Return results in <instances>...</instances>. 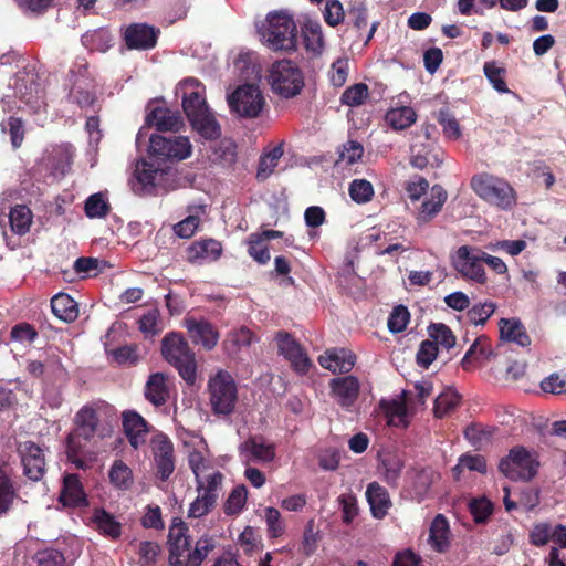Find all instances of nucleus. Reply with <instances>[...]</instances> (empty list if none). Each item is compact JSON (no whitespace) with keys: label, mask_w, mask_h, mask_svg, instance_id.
I'll use <instances>...</instances> for the list:
<instances>
[{"label":"nucleus","mask_w":566,"mask_h":566,"mask_svg":"<svg viewBox=\"0 0 566 566\" xmlns=\"http://www.w3.org/2000/svg\"><path fill=\"white\" fill-rule=\"evenodd\" d=\"M178 91L182 93L184 112L192 128L205 139H217L221 128L206 103L203 85L196 78H187Z\"/></svg>","instance_id":"obj_1"},{"label":"nucleus","mask_w":566,"mask_h":566,"mask_svg":"<svg viewBox=\"0 0 566 566\" xmlns=\"http://www.w3.org/2000/svg\"><path fill=\"white\" fill-rule=\"evenodd\" d=\"M168 544L170 566H200L214 549L216 539L203 535L196 542L195 548L191 549V541L186 523L175 518L169 527Z\"/></svg>","instance_id":"obj_2"},{"label":"nucleus","mask_w":566,"mask_h":566,"mask_svg":"<svg viewBox=\"0 0 566 566\" xmlns=\"http://www.w3.org/2000/svg\"><path fill=\"white\" fill-rule=\"evenodd\" d=\"M259 33L262 42L272 51L294 52L297 49V27L286 12H270Z\"/></svg>","instance_id":"obj_3"},{"label":"nucleus","mask_w":566,"mask_h":566,"mask_svg":"<svg viewBox=\"0 0 566 566\" xmlns=\"http://www.w3.org/2000/svg\"><path fill=\"white\" fill-rule=\"evenodd\" d=\"M266 80L273 93L283 98L298 95L304 86L302 70L289 59L273 62L268 69Z\"/></svg>","instance_id":"obj_4"},{"label":"nucleus","mask_w":566,"mask_h":566,"mask_svg":"<svg viewBox=\"0 0 566 566\" xmlns=\"http://www.w3.org/2000/svg\"><path fill=\"white\" fill-rule=\"evenodd\" d=\"M161 354L185 381L195 384L197 377L195 354L180 335L171 333L165 336L161 342Z\"/></svg>","instance_id":"obj_5"},{"label":"nucleus","mask_w":566,"mask_h":566,"mask_svg":"<svg viewBox=\"0 0 566 566\" xmlns=\"http://www.w3.org/2000/svg\"><path fill=\"white\" fill-rule=\"evenodd\" d=\"M209 403L218 416H229L238 401V387L233 377L226 370H218L208 380Z\"/></svg>","instance_id":"obj_6"},{"label":"nucleus","mask_w":566,"mask_h":566,"mask_svg":"<svg viewBox=\"0 0 566 566\" xmlns=\"http://www.w3.org/2000/svg\"><path fill=\"white\" fill-rule=\"evenodd\" d=\"M471 186L481 199L500 209H510L515 203L513 188L502 178L481 174L472 178Z\"/></svg>","instance_id":"obj_7"},{"label":"nucleus","mask_w":566,"mask_h":566,"mask_svg":"<svg viewBox=\"0 0 566 566\" xmlns=\"http://www.w3.org/2000/svg\"><path fill=\"white\" fill-rule=\"evenodd\" d=\"M230 112L241 118H256L266 105L265 96L258 84L239 85L227 95Z\"/></svg>","instance_id":"obj_8"},{"label":"nucleus","mask_w":566,"mask_h":566,"mask_svg":"<svg viewBox=\"0 0 566 566\" xmlns=\"http://www.w3.org/2000/svg\"><path fill=\"white\" fill-rule=\"evenodd\" d=\"M484 252L473 245H461L452 255V265L465 280L478 284H485L486 272L483 266Z\"/></svg>","instance_id":"obj_9"},{"label":"nucleus","mask_w":566,"mask_h":566,"mask_svg":"<svg viewBox=\"0 0 566 566\" xmlns=\"http://www.w3.org/2000/svg\"><path fill=\"white\" fill-rule=\"evenodd\" d=\"M539 467L535 454L522 447L513 448L509 455L501 460L500 471L513 481H528L533 479Z\"/></svg>","instance_id":"obj_10"},{"label":"nucleus","mask_w":566,"mask_h":566,"mask_svg":"<svg viewBox=\"0 0 566 566\" xmlns=\"http://www.w3.org/2000/svg\"><path fill=\"white\" fill-rule=\"evenodd\" d=\"M149 154L157 159L180 161L191 156L192 145L186 136L153 135L149 138Z\"/></svg>","instance_id":"obj_11"},{"label":"nucleus","mask_w":566,"mask_h":566,"mask_svg":"<svg viewBox=\"0 0 566 566\" xmlns=\"http://www.w3.org/2000/svg\"><path fill=\"white\" fill-rule=\"evenodd\" d=\"M242 463L266 465L275 460L276 448L263 436L254 434L247 438L238 447Z\"/></svg>","instance_id":"obj_12"},{"label":"nucleus","mask_w":566,"mask_h":566,"mask_svg":"<svg viewBox=\"0 0 566 566\" xmlns=\"http://www.w3.org/2000/svg\"><path fill=\"white\" fill-rule=\"evenodd\" d=\"M97 422L96 411L92 407L85 406L76 413V428L67 438L70 459L72 458V454L78 452L81 448V439L90 440L95 434Z\"/></svg>","instance_id":"obj_13"},{"label":"nucleus","mask_w":566,"mask_h":566,"mask_svg":"<svg viewBox=\"0 0 566 566\" xmlns=\"http://www.w3.org/2000/svg\"><path fill=\"white\" fill-rule=\"evenodd\" d=\"M18 451L24 475L32 481L41 480L45 472L44 451L32 441L20 443Z\"/></svg>","instance_id":"obj_14"},{"label":"nucleus","mask_w":566,"mask_h":566,"mask_svg":"<svg viewBox=\"0 0 566 566\" xmlns=\"http://www.w3.org/2000/svg\"><path fill=\"white\" fill-rule=\"evenodd\" d=\"M279 353L287 359L295 371L305 374L311 360L301 345L287 333L279 332L276 334Z\"/></svg>","instance_id":"obj_15"},{"label":"nucleus","mask_w":566,"mask_h":566,"mask_svg":"<svg viewBox=\"0 0 566 566\" xmlns=\"http://www.w3.org/2000/svg\"><path fill=\"white\" fill-rule=\"evenodd\" d=\"M151 450L161 480H167L175 470L174 446L165 434H156L151 439Z\"/></svg>","instance_id":"obj_16"},{"label":"nucleus","mask_w":566,"mask_h":566,"mask_svg":"<svg viewBox=\"0 0 566 566\" xmlns=\"http://www.w3.org/2000/svg\"><path fill=\"white\" fill-rule=\"evenodd\" d=\"M163 175L164 169L155 167L153 163L137 161L130 180L133 191L136 193L150 192L158 185Z\"/></svg>","instance_id":"obj_17"},{"label":"nucleus","mask_w":566,"mask_h":566,"mask_svg":"<svg viewBox=\"0 0 566 566\" xmlns=\"http://www.w3.org/2000/svg\"><path fill=\"white\" fill-rule=\"evenodd\" d=\"M319 365L336 374L348 373L356 364L355 354L347 348H331L318 357Z\"/></svg>","instance_id":"obj_18"},{"label":"nucleus","mask_w":566,"mask_h":566,"mask_svg":"<svg viewBox=\"0 0 566 566\" xmlns=\"http://www.w3.org/2000/svg\"><path fill=\"white\" fill-rule=\"evenodd\" d=\"M189 465L196 476L197 484L201 486L206 483L221 485L223 475L211 467L210 461L199 450L190 452Z\"/></svg>","instance_id":"obj_19"},{"label":"nucleus","mask_w":566,"mask_h":566,"mask_svg":"<svg viewBox=\"0 0 566 566\" xmlns=\"http://www.w3.org/2000/svg\"><path fill=\"white\" fill-rule=\"evenodd\" d=\"M360 385L355 376L334 378L331 381V390L336 401L345 408H349L356 401Z\"/></svg>","instance_id":"obj_20"},{"label":"nucleus","mask_w":566,"mask_h":566,"mask_svg":"<svg viewBox=\"0 0 566 566\" xmlns=\"http://www.w3.org/2000/svg\"><path fill=\"white\" fill-rule=\"evenodd\" d=\"M220 486L208 483L202 486L197 484L198 496L189 506L188 517L199 518L207 515L217 502Z\"/></svg>","instance_id":"obj_21"},{"label":"nucleus","mask_w":566,"mask_h":566,"mask_svg":"<svg viewBox=\"0 0 566 566\" xmlns=\"http://www.w3.org/2000/svg\"><path fill=\"white\" fill-rule=\"evenodd\" d=\"M19 488L10 470L0 465V518L9 514L14 504L20 501Z\"/></svg>","instance_id":"obj_22"},{"label":"nucleus","mask_w":566,"mask_h":566,"mask_svg":"<svg viewBox=\"0 0 566 566\" xmlns=\"http://www.w3.org/2000/svg\"><path fill=\"white\" fill-rule=\"evenodd\" d=\"M125 41L129 49L147 50L155 46L157 31L147 24H132L125 31Z\"/></svg>","instance_id":"obj_23"},{"label":"nucleus","mask_w":566,"mask_h":566,"mask_svg":"<svg viewBox=\"0 0 566 566\" xmlns=\"http://www.w3.org/2000/svg\"><path fill=\"white\" fill-rule=\"evenodd\" d=\"M182 123L178 112L163 106L153 108L146 116V124L161 132L178 130Z\"/></svg>","instance_id":"obj_24"},{"label":"nucleus","mask_w":566,"mask_h":566,"mask_svg":"<svg viewBox=\"0 0 566 566\" xmlns=\"http://www.w3.org/2000/svg\"><path fill=\"white\" fill-rule=\"evenodd\" d=\"M123 426L133 448L137 449L145 444L148 429L146 421L140 415L134 411L124 412Z\"/></svg>","instance_id":"obj_25"},{"label":"nucleus","mask_w":566,"mask_h":566,"mask_svg":"<svg viewBox=\"0 0 566 566\" xmlns=\"http://www.w3.org/2000/svg\"><path fill=\"white\" fill-rule=\"evenodd\" d=\"M60 501L64 506H86L87 497L76 474H66L63 479V488Z\"/></svg>","instance_id":"obj_26"},{"label":"nucleus","mask_w":566,"mask_h":566,"mask_svg":"<svg viewBox=\"0 0 566 566\" xmlns=\"http://www.w3.org/2000/svg\"><path fill=\"white\" fill-rule=\"evenodd\" d=\"M301 33L306 52L311 57H319L325 48L322 25L318 22L307 21L303 24Z\"/></svg>","instance_id":"obj_27"},{"label":"nucleus","mask_w":566,"mask_h":566,"mask_svg":"<svg viewBox=\"0 0 566 566\" xmlns=\"http://www.w3.org/2000/svg\"><path fill=\"white\" fill-rule=\"evenodd\" d=\"M410 398L382 401L381 407L388 419V424L406 428L410 419Z\"/></svg>","instance_id":"obj_28"},{"label":"nucleus","mask_w":566,"mask_h":566,"mask_svg":"<svg viewBox=\"0 0 566 566\" xmlns=\"http://www.w3.org/2000/svg\"><path fill=\"white\" fill-rule=\"evenodd\" d=\"M222 252L219 241L213 239L195 242L188 249V259L191 262L216 261Z\"/></svg>","instance_id":"obj_29"},{"label":"nucleus","mask_w":566,"mask_h":566,"mask_svg":"<svg viewBox=\"0 0 566 566\" xmlns=\"http://www.w3.org/2000/svg\"><path fill=\"white\" fill-rule=\"evenodd\" d=\"M366 497L370 505L373 516L376 518H382L391 505L386 489L377 482L369 483L366 490Z\"/></svg>","instance_id":"obj_30"},{"label":"nucleus","mask_w":566,"mask_h":566,"mask_svg":"<svg viewBox=\"0 0 566 566\" xmlns=\"http://www.w3.org/2000/svg\"><path fill=\"white\" fill-rule=\"evenodd\" d=\"M186 326L193 343L200 344L207 349H212L217 345L218 333L209 323L189 319L186 322Z\"/></svg>","instance_id":"obj_31"},{"label":"nucleus","mask_w":566,"mask_h":566,"mask_svg":"<svg viewBox=\"0 0 566 566\" xmlns=\"http://www.w3.org/2000/svg\"><path fill=\"white\" fill-rule=\"evenodd\" d=\"M91 523L101 534L109 538H118L122 534V524L104 509L94 510Z\"/></svg>","instance_id":"obj_32"},{"label":"nucleus","mask_w":566,"mask_h":566,"mask_svg":"<svg viewBox=\"0 0 566 566\" xmlns=\"http://www.w3.org/2000/svg\"><path fill=\"white\" fill-rule=\"evenodd\" d=\"M501 338L507 342H513L521 347H527L531 344V338L522 323L515 318H502L499 323Z\"/></svg>","instance_id":"obj_33"},{"label":"nucleus","mask_w":566,"mask_h":566,"mask_svg":"<svg viewBox=\"0 0 566 566\" xmlns=\"http://www.w3.org/2000/svg\"><path fill=\"white\" fill-rule=\"evenodd\" d=\"M449 533V523L447 518L441 514L437 515L433 518L429 531L428 541L431 547L439 553L446 552L450 544Z\"/></svg>","instance_id":"obj_34"},{"label":"nucleus","mask_w":566,"mask_h":566,"mask_svg":"<svg viewBox=\"0 0 566 566\" xmlns=\"http://www.w3.org/2000/svg\"><path fill=\"white\" fill-rule=\"evenodd\" d=\"M438 478V472L431 468H426L416 472L409 491L410 497L418 502L422 501L427 496L430 486Z\"/></svg>","instance_id":"obj_35"},{"label":"nucleus","mask_w":566,"mask_h":566,"mask_svg":"<svg viewBox=\"0 0 566 566\" xmlns=\"http://www.w3.org/2000/svg\"><path fill=\"white\" fill-rule=\"evenodd\" d=\"M53 314L64 322H73L78 316L76 302L67 294L59 293L51 300Z\"/></svg>","instance_id":"obj_36"},{"label":"nucleus","mask_w":566,"mask_h":566,"mask_svg":"<svg viewBox=\"0 0 566 566\" xmlns=\"http://www.w3.org/2000/svg\"><path fill=\"white\" fill-rule=\"evenodd\" d=\"M447 200V192L441 186H433L429 197L423 201L419 219L423 222L431 220L442 208Z\"/></svg>","instance_id":"obj_37"},{"label":"nucleus","mask_w":566,"mask_h":566,"mask_svg":"<svg viewBox=\"0 0 566 566\" xmlns=\"http://www.w3.org/2000/svg\"><path fill=\"white\" fill-rule=\"evenodd\" d=\"M145 396L155 406H163L168 399L166 377L163 374H154L146 384Z\"/></svg>","instance_id":"obj_38"},{"label":"nucleus","mask_w":566,"mask_h":566,"mask_svg":"<svg viewBox=\"0 0 566 566\" xmlns=\"http://www.w3.org/2000/svg\"><path fill=\"white\" fill-rule=\"evenodd\" d=\"M138 329L146 338L155 337L164 329V322L158 308L147 310L138 319Z\"/></svg>","instance_id":"obj_39"},{"label":"nucleus","mask_w":566,"mask_h":566,"mask_svg":"<svg viewBox=\"0 0 566 566\" xmlns=\"http://www.w3.org/2000/svg\"><path fill=\"white\" fill-rule=\"evenodd\" d=\"M10 226L14 233L25 234L32 223V212L23 205H18L11 209L9 214Z\"/></svg>","instance_id":"obj_40"},{"label":"nucleus","mask_w":566,"mask_h":566,"mask_svg":"<svg viewBox=\"0 0 566 566\" xmlns=\"http://www.w3.org/2000/svg\"><path fill=\"white\" fill-rule=\"evenodd\" d=\"M283 156V148L281 145L265 151L259 163L256 177L260 180H265L276 168L281 157Z\"/></svg>","instance_id":"obj_41"},{"label":"nucleus","mask_w":566,"mask_h":566,"mask_svg":"<svg viewBox=\"0 0 566 566\" xmlns=\"http://www.w3.org/2000/svg\"><path fill=\"white\" fill-rule=\"evenodd\" d=\"M416 112L409 106H402L390 109L386 119L395 129H405L416 122Z\"/></svg>","instance_id":"obj_42"},{"label":"nucleus","mask_w":566,"mask_h":566,"mask_svg":"<svg viewBox=\"0 0 566 566\" xmlns=\"http://www.w3.org/2000/svg\"><path fill=\"white\" fill-rule=\"evenodd\" d=\"M206 213L205 207H196L187 218L178 222L175 227V233L184 239L192 237L200 223V217Z\"/></svg>","instance_id":"obj_43"},{"label":"nucleus","mask_w":566,"mask_h":566,"mask_svg":"<svg viewBox=\"0 0 566 566\" xmlns=\"http://www.w3.org/2000/svg\"><path fill=\"white\" fill-rule=\"evenodd\" d=\"M111 483L117 489L126 490L133 483L132 470L122 461L116 460L108 472Z\"/></svg>","instance_id":"obj_44"},{"label":"nucleus","mask_w":566,"mask_h":566,"mask_svg":"<svg viewBox=\"0 0 566 566\" xmlns=\"http://www.w3.org/2000/svg\"><path fill=\"white\" fill-rule=\"evenodd\" d=\"M384 478L390 485H397L402 468L403 460L396 454H388L382 459Z\"/></svg>","instance_id":"obj_45"},{"label":"nucleus","mask_w":566,"mask_h":566,"mask_svg":"<svg viewBox=\"0 0 566 566\" xmlns=\"http://www.w3.org/2000/svg\"><path fill=\"white\" fill-rule=\"evenodd\" d=\"M468 469L480 473L486 472V462L482 455L479 454H462L459 458L458 464L453 468L455 479H460V473Z\"/></svg>","instance_id":"obj_46"},{"label":"nucleus","mask_w":566,"mask_h":566,"mask_svg":"<svg viewBox=\"0 0 566 566\" xmlns=\"http://www.w3.org/2000/svg\"><path fill=\"white\" fill-rule=\"evenodd\" d=\"M460 402V396L452 389L441 392L434 400V415L439 418L444 417L453 410Z\"/></svg>","instance_id":"obj_47"},{"label":"nucleus","mask_w":566,"mask_h":566,"mask_svg":"<svg viewBox=\"0 0 566 566\" xmlns=\"http://www.w3.org/2000/svg\"><path fill=\"white\" fill-rule=\"evenodd\" d=\"M248 491L244 485H239L232 490L224 504L227 515L239 514L247 503Z\"/></svg>","instance_id":"obj_48"},{"label":"nucleus","mask_w":566,"mask_h":566,"mask_svg":"<svg viewBox=\"0 0 566 566\" xmlns=\"http://www.w3.org/2000/svg\"><path fill=\"white\" fill-rule=\"evenodd\" d=\"M349 196L357 203H366L374 196V187L366 179H355L349 185Z\"/></svg>","instance_id":"obj_49"},{"label":"nucleus","mask_w":566,"mask_h":566,"mask_svg":"<svg viewBox=\"0 0 566 566\" xmlns=\"http://www.w3.org/2000/svg\"><path fill=\"white\" fill-rule=\"evenodd\" d=\"M248 252L256 262L264 264L270 260L266 241L259 233H252L248 240Z\"/></svg>","instance_id":"obj_50"},{"label":"nucleus","mask_w":566,"mask_h":566,"mask_svg":"<svg viewBox=\"0 0 566 566\" xmlns=\"http://www.w3.org/2000/svg\"><path fill=\"white\" fill-rule=\"evenodd\" d=\"M349 74V60L347 57H339L334 61L328 71V77L331 83L335 87L343 86Z\"/></svg>","instance_id":"obj_51"},{"label":"nucleus","mask_w":566,"mask_h":566,"mask_svg":"<svg viewBox=\"0 0 566 566\" xmlns=\"http://www.w3.org/2000/svg\"><path fill=\"white\" fill-rule=\"evenodd\" d=\"M429 335L431 337V342H434L436 346H443L449 349L452 348L455 344V337L453 336L451 329L444 324H433L429 327Z\"/></svg>","instance_id":"obj_52"},{"label":"nucleus","mask_w":566,"mask_h":566,"mask_svg":"<svg viewBox=\"0 0 566 566\" xmlns=\"http://www.w3.org/2000/svg\"><path fill=\"white\" fill-rule=\"evenodd\" d=\"M484 74L493 88L499 93H507L509 88L504 81V69L497 66L495 62H486L483 66Z\"/></svg>","instance_id":"obj_53"},{"label":"nucleus","mask_w":566,"mask_h":566,"mask_svg":"<svg viewBox=\"0 0 566 566\" xmlns=\"http://www.w3.org/2000/svg\"><path fill=\"white\" fill-rule=\"evenodd\" d=\"M85 213L88 218H103L108 212V203L102 196V193H94L90 196L85 201Z\"/></svg>","instance_id":"obj_54"},{"label":"nucleus","mask_w":566,"mask_h":566,"mask_svg":"<svg viewBox=\"0 0 566 566\" xmlns=\"http://www.w3.org/2000/svg\"><path fill=\"white\" fill-rule=\"evenodd\" d=\"M111 36L105 30H94L87 32L82 36V43L90 50H97L104 52L108 48Z\"/></svg>","instance_id":"obj_55"},{"label":"nucleus","mask_w":566,"mask_h":566,"mask_svg":"<svg viewBox=\"0 0 566 566\" xmlns=\"http://www.w3.org/2000/svg\"><path fill=\"white\" fill-rule=\"evenodd\" d=\"M496 306L493 302H484L472 306L468 311V319L474 325H483L494 313Z\"/></svg>","instance_id":"obj_56"},{"label":"nucleus","mask_w":566,"mask_h":566,"mask_svg":"<svg viewBox=\"0 0 566 566\" xmlns=\"http://www.w3.org/2000/svg\"><path fill=\"white\" fill-rule=\"evenodd\" d=\"M368 96V87L364 83L355 84L346 88L342 95V103L348 106H358Z\"/></svg>","instance_id":"obj_57"},{"label":"nucleus","mask_w":566,"mask_h":566,"mask_svg":"<svg viewBox=\"0 0 566 566\" xmlns=\"http://www.w3.org/2000/svg\"><path fill=\"white\" fill-rule=\"evenodd\" d=\"M409 319L410 314L407 307L399 305L392 310L388 317L387 325L391 333H400L407 327Z\"/></svg>","instance_id":"obj_58"},{"label":"nucleus","mask_w":566,"mask_h":566,"mask_svg":"<svg viewBox=\"0 0 566 566\" xmlns=\"http://www.w3.org/2000/svg\"><path fill=\"white\" fill-rule=\"evenodd\" d=\"M264 520L268 532L272 537H279L284 533L285 526L279 510L271 506L266 507L264 510Z\"/></svg>","instance_id":"obj_59"},{"label":"nucleus","mask_w":566,"mask_h":566,"mask_svg":"<svg viewBox=\"0 0 566 566\" xmlns=\"http://www.w3.org/2000/svg\"><path fill=\"white\" fill-rule=\"evenodd\" d=\"M541 389L546 394H566V375L554 373L541 381Z\"/></svg>","instance_id":"obj_60"},{"label":"nucleus","mask_w":566,"mask_h":566,"mask_svg":"<svg viewBox=\"0 0 566 566\" xmlns=\"http://www.w3.org/2000/svg\"><path fill=\"white\" fill-rule=\"evenodd\" d=\"M438 120L442 126L443 134L447 138L457 140L461 137V128L458 120L446 111H440Z\"/></svg>","instance_id":"obj_61"},{"label":"nucleus","mask_w":566,"mask_h":566,"mask_svg":"<svg viewBox=\"0 0 566 566\" xmlns=\"http://www.w3.org/2000/svg\"><path fill=\"white\" fill-rule=\"evenodd\" d=\"M553 535V526L548 523H538L534 525L530 533V541L535 546H544Z\"/></svg>","instance_id":"obj_62"},{"label":"nucleus","mask_w":566,"mask_h":566,"mask_svg":"<svg viewBox=\"0 0 566 566\" xmlns=\"http://www.w3.org/2000/svg\"><path fill=\"white\" fill-rule=\"evenodd\" d=\"M343 511V521L349 524L358 514L356 496L353 493H345L338 497Z\"/></svg>","instance_id":"obj_63"},{"label":"nucleus","mask_w":566,"mask_h":566,"mask_svg":"<svg viewBox=\"0 0 566 566\" xmlns=\"http://www.w3.org/2000/svg\"><path fill=\"white\" fill-rule=\"evenodd\" d=\"M364 154L361 144L357 142H348L343 146L339 154V160L346 165H353L357 163Z\"/></svg>","instance_id":"obj_64"}]
</instances>
